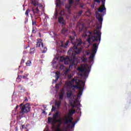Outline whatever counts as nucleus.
I'll return each instance as SVG.
<instances>
[{
    "label": "nucleus",
    "mask_w": 131,
    "mask_h": 131,
    "mask_svg": "<svg viewBox=\"0 0 131 131\" xmlns=\"http://www.w3.org/2000/svg\"><path fill=\"white\" fill-rule=\"evenodd\" d=\"M82 7H83L82 6H81V8H82Z\"/></svg>",
    "instance_id": "60"
},
{
    "label": "nucleus",
    "mask_w": 131,
    "mask_h": 131,
    "mask_svg": "<svg viewBox=\"0 0 131 131\" xmlns=\"http://www.w3.org/2000/svg\"><path fill=\"white\" fill-rule=\"evenodd\" d=\"M61 124H62L58 123V124L57 125V128H61Z\"/></svg>",
    "instance_id": "42"
},
{
    "label": "nucleus",
    "mask_w": 131,
    "mask_h": 131,
    "mask_svg": "<svg viewBox=\"0 0 131 131\" xmlns=\"http://www.w3.org/2000/svg\"><path fill=\"white\" fill-rule=\"evenodd\" d=\"M55 17H57V16H58V12H55Z\"/></svg>",
    "instance_id": "49"
},
{
    "label": "nucleus",
    "mask_w": 131,
    "mask_h": 131,
    "mask_svg": "<svg viewBox=\"0 0 131 131\" xmlns=\"http://www.w3.org/2000/svg\"><path fill=\"white\" fill-rule=\"evenodd\" d=\"M82 91H83V90H79V93H78L77 97H81L82 95Z\"/></svg>",
    "instance_id": "26"
},
{
    "label": "nucleus",
    "mask_w": 131,
    "mask_h": 131,
    "mask_svg": "<svg viewBox=\"0 0 131 131\" xmlns=\"http://www.w3.org/2000/svg\"><path fill=\"white\" fill-rule=\"evenodd\" d=\"M106 0H103V2H105Z\"/></svg>",
    "instance_id": "59"
},
{
    "label": "nucleus",
    "mask_w": 131,
    "mask_h": 131,
    "mask_svg": "<svg viewBox=\"0 0 131 131\" xmlns=\"http://www.w3.org/2000/svg\"><path fill=\"white\" fill-rule=\"evenodd\" d=\"M47 51H48V49H47V47H44L43 50L42 51V54H45V53H47Z\"/></svg>",
    "instance_id": "32"
},
{
    "label": "nucleus",
    "mask_w": 131,
    "mask_h": 131,
    "mask_svg": "<svg viewBox=\"0 0 131 131\" xmlns=\"http://www.w3.org/2000/svg\"><path fill=\"white\" fill-rule=\"evenodd\" d=\"M18 108H19V105H17V106L15 107V110H17V109H18Z\"/></svg>",
    "instance_id": "51"
},
{
    "label": "nucleus",
    "mask_w": 131,
    "mask_h": 131,
    "mask_svg": "<svg viewBox=\"0 0 131 131\" xmlns=\"http://www.w3.org/2000/svg\"><path fill=\"white\" fill-rule=\"evenodd\" d=\"M100 28H101V27H97L96 29L94 31L93 35H92V32L89 31L88 32L90 35H88L89 38L87 39L88 42L91 43V40H92L93 42L96 41V42L94 43L93 45L92 54H91L89 57V59L91 60H94L96 53H97V51H98V47L99 46V45H100L101 41V31L99 30Z\"/></svg>",
    "instance_id": "1"
},
{
    "label": "nucleus",
    "mask_w": 131,
    "mask_h": 131,
    "mask_svg": "<svg viewBox=\"0 0 131 131\" xmlns=\"http://www.w3.org/2000/svg\"><path fill=\"white\" fill-rule=\"evenodd\" d=\"M82 62H86V60H88V58H85L84 56H83L81 58Z\"/></svg>",
    "instance_id": "28"
},
{
    "label": "nucleus",
    "mask_w": 131,
    "mask_h": 131,
    "mask_svg": "<svg viewBox=\"0 0 131 131\" xmlns=\"http://www.w3.org/2000/svg\"><path fill=\"white\" fill-rule=\"evenodd\" d=\"M50 115H51V113H50V114H49V116H50Z\"/></svg>",
    "instance_id": "58"
},
{
    "label": "nucleus",
    "mask_w": 131,
    "mask_h": 131,
    "mask_svg": "<svg viewBox=\"0 0 131 131\" xmlns=\"http://www.w3.org/2000/svg\"><path fill=\"white\" fill-rule=\"evenodd\" d=\"M21 63H25V60L24 59H21Z\"/></svg>",
    "instance_id": "46"
},
{
    "label": "nucleus",
    "mask_w": 131,
    "mask_h": 131,
    "mask_svg": "<svg viewBox=\"0 0 131 131\" xmlns=\"http://www.w3.org/2000/svg\"><path fill=\"white\" fill-rule=\"evenodd\" d=\"M32 25L33 26H37V25L36 24V20H32Z\"/></svg>",
    "instance_id": "29"
},
{
    "label": "nucleus",
    "mask_w": 131,
    "mask_h": 131,
    "mask_svg": "<svg viewBox=\"0 0 131 131\" xmlns=\"http://www.w3.org/2000/svg\"><path fill=\"white\" fill-rule=\"evenodd\" d=\"M41 46L42 48H43V43L42 42H38L36 45V47H40Z\"/></svg>",
    "instance_id": "21"
},
{
    "label": "nucleus",
    "mask_w": 131,
    "mask_h": 131,
    "mask_svg": "<svg viewBox=\"0 0 131 131\" xmlns=\"http://www.w3.org/2000/svg\"><path fill=\"white\" fill-rule=\"evenodd\" d=\"M75 82L76 85H73L72 88H74V89H77V90H83L84 89V82L81 81L80 80H75V79H73L72 80V82Z\"/></svg>",
    "instance_id": "3"
},
{
    "label": "nucleus",
    "mask_w": 131,
    "mask_h": 131,
    "mask_svg": "<svg viewBox=\"0 0 131 131\" xmlns=\"http://www.w3.org/2000/svg\"><path fill=\"white\" fill-rule=\"evenodd\" d=\"M69 114L68 116H72V115H73V114H74L75 113V110H69Z\"/></svg>",
    "instance_id": "19"
},
{
    "label": "nucleus",
    "mask_w": 131,
    "mask_h": 131,
    "mask_svg": "<svg viewBox=\"0 0 131 131\" xmlns=\"http://www.w3.org/2000/svg\"><path fill=\"white\" fill-rule=\"evenodd\" d=\"M64 11L63 10H61V11H60V14H61V15H64Z\"/></svg>",
    "instance_id": "44"
},
{
    "label": "nucleus",
    "mask_w": 131,
    "mask_h": 131,
    "mask_svg": "<svg viewBox=\"0 0 131 131\" xmlns=\"http://www.w3.org/2000/svg\"><path fill=\"white\" fill-rule=\"evenodd\" d=\"M25 102H27L28 101V99L27 98V97H25Z\"/></svg>",
    "instance_id": "48"
},
{
    "label": "nucleus",
    "mask_w": 131,
    "mask_h": 131,
    "mask_svg": "<svg viewBox=\"0 0 131 131\" xmlns=\"http://www.w3.org/2000/svg\"><path fill=\"white\" fill-rule=\"evenodd\" d=\"M57 122L59 124H62V121L60 119H57Z\"/></svg>",
    "instance_id": "43"
},
{
    "label": "nucleus",
    "mask_w": 131,
    "mask_h": 131,
    "mask_svg": "<svg viewBox=\"0 0 131 131\" xmlns=\"http://www.w3.org/2000/svg\"><path fill=\"white\" fill-rule=\"evenodd\" d=\"M55 131H61V128H57Z\"/></svg>",
    "instance_id": "45"
},
{
    "label": "nucleus",
    "mask_w": 131,
    "mask_h": 131,
    "mask_svg": "<svg viewBox=\"0 0 131 131\" xmlns=\"http://www.w3.org/2000/svg\"><path fill=\"white\" fill-rule=\"evenodd\" d=\"M18 89L20 91V93H25V88H24L21 84L18 85Z\"/></svg>",
    "instance_id": "15"
},
{
    "label": "nucleus",
    "mask_w": 131,
    "mask_h": 131,
    "mask_svg": "<svg viewBox=\"0 0 131 131\" xmlns=\"http://www.w3.org/2000/svg\"><path fill=\"white\" fill-rule=\"evenodd\" d=\"M24 126H25L24 125H21V127H22V128H24Z\"/></svg>",
    "instance_id": "54"
},
{
    "label": "nucleus",
    "mask_w": 131,
    "mask_h": 131,
    "mask_svg": "<svg viewBox=\"0 0 131 131\" xmlns=\"http://www.w3.org/2000/svg\"><path fill=\"white\" fill-rule=\"evenodd\" d=\"M55 110H56V107L54 106H52L51 111L53 112V111H55Z\"/></svg>",
    "instance_id": "41"
},
{
    "label": "nucleus",
    "mask_w": 131,
    "mask_h": 131,
    "mask_svg": "<svg viewBox=\"0 0 131 131\" xmlns=\"http://www.w3.org/2000/svg\"><path fill=\"white\" fill-rule=\"evenodd\" d=\"M36 28H34V27H32V33H36Z\"/></svg>",
    "instance_id": "33"
},
{
    "label": "nucleus",
    "mask_w": 131,
    "mask_h": 131,
    "mask_svg": "<svg viewBox=\"0 0 131 131\" xmlns=\"http://www.w3.org/2000/svg\"><path fill=\"white\" fill-rule=\"evenodd\" d=\"M69 44V40H67L64 44V48H66V47H67V45Z\"/></svg>",
    "instance_id": "35"
},
{
    "label": "nucleus",
    "mask_w": 131,
    "mask_h": 131,
    "mask_svg": "<svg viewBox=\"0 0 131 131\" xmlns=\"http://www.w3.org/2000/svg\"><path fill=\"white\" fill-rule=\"evenodd\" d=\"M72 34H74V36H70V40L72 45H74L73 47L69 49L68 52V54L69 55H72L73 57H75L76 55H78V54H80L81 52V48H79L82 45V40L81 39H77L75 40V36H76V33L75 32L73 31Z\"/></svg>",
    "instance_id": "2"
},
{
    "label": "nucleus",
    "mask_w": 131,
    "mask_h": 131,
    "mask_svg": "<svg viewBox=\"0 0 131 131\" xmlns=\"http://www.w3.org/2000/svg\"><path fill=\"white\" fill-rule=\"evenodd\" d=\"M74 60H73L72 62H71L70 61L64 60L65 65H68L69 64H70V66L69 67V69H71V68H72V67H73V65H74Z\"/></svg>",
    "instance_id": "9"
},
{
    "label": "nucleus",
    "mask_w": 131,
    "mask_h": 131,
    "mask_svg": "<svg viewBox=\"0 0 131 131\" xmlns=\"http://www.w3.org/2000/svg\"><path fill=\"white\" fill-rule=\"evenodd\" d=\"M98 11L99 12V13H106V8L104 6H101L98 8Z\"/></svg>",
    "instance_id": "13"
},
{
    "label": "nucleus",
    "mask_w": 131,
    "mask_h": 131,
    "mask_svg": "<svg viewBox=\"0 0 131 131\" xmlns=\"http://www.w3.org/2000/svg\"><path fill=\"white\" fill-rule=\"evenodd\" d=\"M101 4H102L101 6H103L104 7H105V1L101 0Z\"/></svg>",
    "instance_id": "40"
},
{
    "label": "nucleus",
    "mask_w": 131,
    "mask_h": 131,
    "mask_svg": "<svg viewBox=\"0 0 131 131\" xmlns=\"http://www.w3.org/2000/svg\"><path fill=\"white\" fill-rule=\"evenodd\" d=\"M60 48H64L65 49L66 47L65 46H64V43H63V42H61V45L60 46Z\"/></svg>",
    "instance_id": "38"
},
{
    "label": "nucleus",
    "mask_w": 131,
    "mask_h": 131,
    "mask_svg": "<svg viewBox=\"0 0 131 131\" xmlns=\"http://www.w3.org/2000/svg\"><path fill=\"white\" fill-rule=\"evenodd\" d=\"M27 66H31V61L28 60L26 63Z\"/></svg>",
    "instance_id": "31"
},
{
    "label": "nucleus",
    "mask_w": 131,
    "mask_h": 131,
    "mask_svg": "<svg viewBox=\"0 0 131 131\" xmlns=\"http://www.w3.org/2000/svg\"><path fill=\"white\" fill-rule=\"evenodd\" d=\"M32 5L33 6H34V7H36V6H40V7H41V8H42V5H40V4H36V2L34 0L33 1H32Z\"/></svg>",
    "instance_id": "17"
},
{
    "label": "nucleus",
    "mask_w": 131,
    "mask_h": 131,
    "mask_svg": "<svg viewBox=\"0 0 131 131\" xmlns=\"http://www.w3.org/2000/svg\"><path fill=\"white\" fill-rule=\"evenodd\" d=\"M67 31H68V29L66 28H62L61 30V32L63 34H65L66 32H67Z\"/></svg>",
    "instance_id": "25"
},
{
    "label": "nucleus",
    "mask_w": 131,
    "mask_h": 131,
    "mask_svg": "<svg viewBox=\"0 0 131 131\" xmlns=\"http://www.w3.org/2000/svg\"><path fill=\"white\" fill-rule=\"evenodd\" d=\"M30 51H34V48H31Z\"/></svg>",
    "instance_id": "53"
},
{
    "label": "nucleus",
    "mask_w": 131,
    "mask_h": 131,
    "mask_svg": "<svg viewBox=\"0 0 131 131\" xmlns=\"http://www.w3.org/2000/svg\"><path fill=\"white\" fill-rule=\"evenodd\" d=\"M61 1L57 0L56 3V7L58 8V7H61Z\"/></svg>",
    "instance_id": "24"
},
{
    "label": "nucleus",
    "mask_w": 131,
    "mask_h": 131,
    "mask_svg": "<svg viewBox=\"0 0 131 131\" xmlns=\"http://www.w3.org/2000/svg\"><path fill=\"white\" fill-rule=\"evenodd\" d=\"M73 118L72 117H70L69 116H66L64 118V124H68V123H70L69 124V127H70L71 128H73L74 126H75V122H73Z\"/></svg>",
    "instance_id": "4"
},
{
    "label": "nucleus",
    "mask_w": 131,
    "mask_h": 131,
    "mask_svg": "<svg viewBox=\"0 0 131 131\" xmlns=\"http://www.w3.org/2000/svg\"><path fill=\"white\" fill-rule=\"evenodd\" d=\"M83 11L82 10H80L79 12L77 13L76 18H79L81 16V14H82Z\"/></svg>",
    "instance_id": "23"
},
{
    "label": "nucleus",
    "mask_w": 131,
    "mask_h": 131,
    "mask_svg": "<svg viewBox=\"0 0 131 131\" xmlns=\"http://www.w3.org/2000/svg\"><path fill=\"white\" fill-rule=\"evenodd\" d=\"M70 73V69H67L65 72L66 75H68Z\"/></svg>",
    "instance_id": "30"
},
{
    "label": "nucleus",
    "mask_w": 131,
    "mask_h": 131,
    "mask_svg": "<svg viewBox=\"0 0 131 131\" xmlns=\"http://www.w3.org/2000/svg\"><path fill=\"white\" fill-rule=\"evenodd\" d=\"M22 105H23V104L21 103V104H20V106H22Z\"/></svg>",
    "instance_id": "57"
},
{
    "label": "nucleus",
    "mask_w": 131,
    "mask_h": 131,
    "mask_svg": "<svg viewBox=\"0 0 131 131\" xmlns=\"http://www.w3.org/2000/svg\"><path fill=\"white\" fill-rule=\"evenodd\" d=\"M78 103V100L77 99H75V101L73 102V103H71V106L72 107V108H76V107H77V106H78V104H77Z\"/></svg>",
    "instance_id": "12"
},
{
    "label": "nucleus",
    "mask_w": 131,
    "mask_h": 131,
    "mask_svg": "<svg viewBox=\"0 0 131 131\" xmlns=\"http://www.w3.org/2000/svg\"><path fill=\"white\" fill-rule=\"evenodd\" d=\"M72 96V91H68V92L67 93V98H71Z\"/></svg>",
    "instance_id": "18"
},
{
    "label": "nucleus",
    "mask_w": 131,
    "mask_h": 131,
    "mask_svg": "<svg viewBox=\"0 0 131 131\" xmlns=\"http://www.w3.org/2000/svg\"><path fill=\"white\" fill-rule=\"evenodd\" d=\"M55 88H56V89H58L57 85H55Z\"/></svg>",
    "instance_id": "56"
},
{
    "label": "nucleus",
    "mask_w": 131,
    "mask_h": 131,
    "mask_svg": "<svg viewBox=\"0 0 131 131\" xmlns=\"http://www.w3.org/2000/svg\"><path fill=\"white\" fill-rule=\"evenodd\" d=\"M29 111H30V105H29L28 103H27L21 107L19 113L21 114V115H24L25 113H28Z\"/></svg>",
    "instance_id": "6"
},
{
    "label": "nucleus",
    "mask_w": 131,
    "mask_h": 131,
    "mask_svg": "<svg viewBox=\"0 0 131 131\" xmlns=\"http://www.w3.org/2000/svg\"><path fill=\"white\" fill-rule=\"evenodd\" d=\"M69 5L66 6V9H68V13H70V9L71 8V5L73 4V0H68Z\"/></svg>",
    "instance_id": "11"
},
{
    "label": "nucleus",
    "mask_w": 131,
    "mask_h": 131,
    "mask_svg": "<svg viewBox=\"0 0 131 131\" xmlns=\"http://www.w3.org/2000/svg\"><path fill=\"white\" fill-rule=\"evenodd\" d=\"M61 74V73H60V72L59 71H57L55 73V82H57V81H58V80H59V78H60V75Z\"/></svg>",
    "instance_id": "14"
},
{
    "label": "nucleus",
    "mask_w": 131,
    "mask_h": 131,
    "mask_svg": "<svg viewBox=\"0 0 131 131\" xmlns=\"http://www.w3.org/2000/svg\"><path fill=\"white\" fill-rule=\"evenodd\" d=\"M58 22L59 23H60V24H64V22H65V20H64V18L63 17H58Z\"/></svg>",
    "instance_id": "16"
},
{
    "label": "nucleus",
    "mask_w": 131,
    "mask_h": 131,
    "mask_svg": "<svg viewBox=\"0 0 131 131\" xmlns=\"http://www.w3.org/2000/svg\"><path fill=\"white\" fill-rule=\"evenodd\" d=\"M61 100H59L58 101L55 102V106H57V108H59L60 107V105H61Z\"/></svg>",
    "instance_id": "22"
},
{
    "label": "nucleus",
    "mask_w": 131,
    "mask_h": 131,
    "mask_svg": "<svg viewBox=\"0 0 131 131\" xmlns=\"http://www.w3.org/2000/svg\"><path fill=\"white\" fill-rule=\"evenodd\" d=\"M29 13H30V10H29V9H28L25 12V15L27 16V17H28V16H29Z\"/></svg>",
    "instance_id": "27"
},
{
    "label": "nucleus",
    "mask_w": 131,
    "mask_h": 131,
    "mask_svg": "<svg viewBox=\"0 0 131 131\" xmlns=\"http://www.w3.org/2000/svg\"><path fill=\"white\" fill-rule=\"evenodd\" d=\"M27 76H28V75H24L21 76V78H23L24 79H25V78H27Z\"/></svg>",
    "instance_id": "34"
},
{
    "label": "nucleus",
    "mask_w": 131,
    "mask_h": 131,
    "mask_svg": "<svg viewBox=\"0 0 131 131\" xmlns=\"http://www.w3.org/2000/svg\"><path fill=\"white\" fill-rule=\"evenodd\" d=\"M89 54H90V53L87 52L86 55H87V56H89Z\"/></svg>",
    "instance_id": "55"
},
{
    "label": "nucleus",
    "mask_w": 131,
    "mask_h": 131,
    "mask_svg": "<svg viewBox=\"0 0 131 131\" xmlns=\"http://www.w3.org/2000/svg\"><path fill=\"white\" fill-rule=\"evenodd\" d=\"M78 70L80 73V76H82V77H86L88 76V70H86L85 67L81 66L78 68Z\"/></svg>",
    "instance_id": "5"
},
{
    "label": "nucleus",
    "mask_w": 131,
    "mask_h": 131,
    "mask_svg": "<svg viewBox=\"0 0 131 131\" xmlns=\"http://www.w3.org/2000/svg\"><path fill=\"white\" fill-rule=\"evenodd\" d=\"M59 100H62L63 99V95H62V94L59 95Z\"/></svg>",
    "instance_id": "37"
},
{
    "label": "nucleus",
    "mask_w": 131,
    "mask_h": 131,
    "mask_svg": "<svg viewBox=\"0 0 131 131\" xmlns=\"http://www.w3.org/2000/svg\"><path fill=\"white\" fill-rule=\"evenodd\" d=\"M73 90H74V89H73Z\"/></svg>",
    "instance_id": "64"
},
{
    "label": "nucleus",
    "mask_w": 131,
    "mask_h": 131,
    "mask_svg": "<svg viewBox=\"0 0 131 131\" xmlns=\"http://www.w3.org/2000/svg\"><path fill=\"white\" fill-rule=\"evenodd\" d=\"M28 48H29V46L28 47Z\"/></svg>",
    "instance_id": "62"
},
{
    "label": "nucleus",
    "mask_w": 131,
    "mask_h": 131,
    "mask_svg": "<svg viewBox=\"0 0 131 131\" xmlns=\"http://www.w3.org/2000/svg\"><path fill=\"white\" fill-rule=\"evenodd\" d=\"M16 80H19V81H21V76H18L16 78Z\"/></svg>",
    "instance_id": "36"
},
{
    "label": "nucleus",
    "mask_w": 131,
    "mask_h": 131,
    "mask_svg": "<svg viewBox=\"0 0 131 131\" xmlns=\"http://www.w3.org/2000/svg\"><path fill=\"white\" fill-rule=\"evenodd\" d=\"M96 18L98 20V22L101 23V25H102V22H103V18H102V14L97 13L96 14Z\"/></svg>",
    "instance_id": "10"
},
{
    "label": "nucleus",
    "mask_w": 131,
    "mask_h": 131,
    "mask_svg": "<svg viewBox=\"0 0 131 131\" xmlns=\"http://www.w3.org/2000/svg\"><path fill=\"white\" fill-rule=\"evenodd\" d=\"M32 12H33V16H34L35 20H36V19H37V17L39 16L38 14L40 13L39 9H38V7H36L35 8H32Z\"/></svg>",
    "instance_id": "7"
},
{
    "label": "nucleus",
    "mask_w": 131,
    "mask_h": 131,
    "mask_svg": "<svg viewBox=\"0 0 131 131\" xmlns=\"http://www.w3.org/2000/svg\"><path fill=\"white\" fill-rule=\"evenodd\" d=\"M61 67H62V66H60V68H61Z\"/></svg>",
    "instance_id": "61"
},
{
    "label": "nucleus",
    "mask_w": 131,
    "mask_h": 131,
    "mask_svg": "<svg viewBox=\"0 0 131 131\" xmlns=\"http://www.w3.org/2000/svg\"><path fill=\"white\" fill-rule=\"evenodd\" d=\"M52 128L53 129H54L55 128V125H53L52 126Z\"/></svg>",
    "instance_id": "52"
},
{
    "label": "nucleus",
    "mask_w": 131,
    "mask_h": 131,
    "mask_svg": "<svg viewBox=\"0 0 131 131\" xmlns=\"http://www.w3.org/2000/svg\"><path fill=\"white\" fill-rule=\"evenodd\" d=\"M34 51H30L29 52V54H34Z\"/></svg>",
    "instance_id": "50"
},
{
    "label": "nucleus",
    "mask_w": 131,
    "mask_h": 131,
    "mask_svg": "<svg viewBox=\"0 0 131 131\" xmlns=\"http://www.w3.org/2000/svg\"><path fill=\"white\" fill-rule=\"evenodd\" d=\"M26 49H27V47H26Z\"/></svg>",
    "instance_id": "63"
},
{
    "label": "nucleus",
    "mask_w": 131,
    "mask_h": 131,
    "mask_svg": "<svg viewBox=\"0 0 131 131\" xmlns=\"http://www.w3.org/2000/svg\"><path fill=\"white\" fill-rule=\"evenodd\" d=\"M52 120H53V121L52 122ZM58 121V119H56V118H52L50 117H49L48 118V123H51L52 125H54V124H55V123H56V122H57Z\"/></svg>",
    "instance_id": "8"
},
{
    "label": "nucleus",
    "mask_w": 131,
    "mask_h": 131,
    "mask_svg": "<svg viewBox=\"0 0 131 131\" xmlns=\"http://www.w3.org/2000/svg\"><path fill=\"white\" fill-rule=\"evenodd\" d=\"M95 3H97V4H100L101 3V0H94Z\"/></svg>",
    "instance_id": "39"
},
{
    "label": "nucleus",
    "mask_w": 131,
    "mask_h": 131,
    "mask_svg": "<svg viewBox=\"0 0 131 131\" xmlns=\"http://www.w3.org/2000/svg\"><path fill=\"white\" fill-rule=\"evenodd\" d=\"M68 85H71V86H72V83H71V82H69Z\"/></svg>",
    "instance_id": "47"
},
{
    "label": "nucleus",
    "mask_w": 131,
    "mask_h": 131,
    "mask_svg": "<svg viewBox=\"0 0 131 131\" xmlns=\"http://www.w3.org/2000/svg\"><path fill=\"white\" fill-rule=\"evenodd\" d=\"M59 118V112L57 111L53 115L52 118Z\"/></svg>",
    "instance_id": "20"
}]
</instances>
